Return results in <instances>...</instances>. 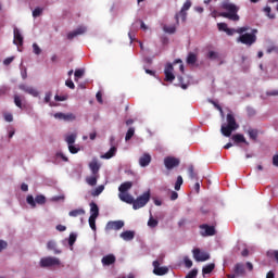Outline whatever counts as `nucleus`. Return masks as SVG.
I'll return each instance as SVG.
<instances>
[{
    "label": "nucleus",
    "mask_w": 278,
    "mask_h": 278,
    "mask_svg": "<svg viewBox=\"0 0 278 278\" xmlns=\"http://www.w3.org/2000/svg\"><path fill=\"white\" fill-rule=\"evenodd\" d=\"M267 53H278V46H270L267 48Z\"/></svg>",
    "instance_id": "52"
},
{
    "label": "nucleus",
    "mask_w": 278,
    "mask_h": 278,
    "mask_svg": "<svg viewBox=\"0 0 278 278\" xmlns=\"http://www.w3.org/2000/svg\"><path fill=\"white\" fill-rule=\"evenodd\" d=\"M186 268H192V261L188 256L184 258Z\"/></svg>",
    "instance_id": "54"
},
{
    "label": "nucleus",
    "mask_w": 278,
    "mask_h": 278,
    "mask_svg": "<svg viewBox=\"0 0 278 278\" xmlns=\"http://www.w3.org/2000/svg\"><path fill=\"white\" fill-rule=\"evenodd\" d=\"M181 164V161L175 156H166L164 159V166L167 170H173V168H177Z\"/></svg>",
    "instance_id": "9"
},
{
    "label": "nucleus",
    "mask_w": 278,
    "mask_h": 278,
    "mask_svg": "<svg viewBox=\"0 0 278 278\" xmlns=\"http://www.w3.org/2000/svg\"><path fill=\"white\" fill-rule=\"evenodd\" d=\"M266 255L270 260H276V263L278 264V250H269L266 252Z\"/></svg>",
    "instance_id": "34"
},
{
    "label": "nucleus",
    "mask_w": 278,
    "mask_h": 278,
    "mask_svg": "<svg viewBox=\"0 0 278 278\" xmlns=\"http://www.w3.org/2000/svg\"><path fill=\"white\" fill-rule=\"evenodd\" d=\"M20 90H23V92H26V94H31L33 97H38V90L34 89L33 87H29L27 85H20Z\"/></svg>",
    "instance_id": "19"
},
{
    "label": "nucleus",
    "mask_w": 278,
    "mask_h": 278,
    "mask_svg": "<svg viewBox=\"0 0 278 278\" xmlns=\"http://www.w3.org/2000/svg\"><path fill=\"white\" fill-rule=\"evenodd\" d=\"M200 229H204V232H201V236L206 237V236H216V228L214 226L210 225H201Z\"/></svg>",
    "instance_id": "14"
},
{
    "label": "nucleus",
    "mask_w": 278,
    "mask_h": 278,
    "mask_svg": "<svg viewBox=\"0 0 278 278\" xmlns=\"http://www.w3.org/2000/svg\"><path fill=\"white\" fill-rule=\"evenodd\" d=\"M89 168L92 175H99V170H101V163H99V159L93 157L92 161L89 163Z\"/></svg>",
    "instance_id": "13"
},
{
    "label": "nucleus",
    "mask_w": 278,
    "mask_h": 278,
    "mask_svg": "<svg viewBox=\"0 0 278 278\" xmlns=\"http://www.w3.org/2000/svg\"><path fill=\"white\" fill-rule=\"evenodd\" d=\"M237 42L245 45L247 47H252L257 42V29L253 28L251 33H242L237 39Z\"/></svg>",
    "instance_id": "3"
},
{
    "label": "nucleus",
    "mask_w": 278,
    "mask_h": 278,
    "mask_svg": "<svg viewBox=\"0 0 278 278\" xmlns=\"http://www.w3.org/2000/svg\"><path fill=\"white\" fill-rule=\"evenodd\" d=\"M197 275H199V270L192 269V270L186 276V278H195Z\"/></svg>",
    "instance_id": "51"
},
{
    "label": "nucleus",
    "mask_w": 278,
    "mask_h": 278,
    "mask_svg": "<svg viewBox=\"0 0 278 278\" xmlns=\"http://www.w3.org/2000/svg\"><path fill=\"white\" fill-rule=\"evenodd\" d=\"M4 249H8V242L0 240V253L4 251Z\"/></svg>",
    "instance_id": "59"
},
{
    "label": "nucleus",
    "mask_w": 278,
    "mask_h": 278,
    "mask_svg": "<svg viewBox=\"0 0 278 278\" xmlns=\"http://www.w3.org/2000/svg\"><path fill=\"white\" fill-rule=\"evenodd\" d=\"M86 214V211L84 208H76L68 213V216H72V218H77V216H84Z\"/></svg>",
    "instance_id": "28"
},
{
    "label": "nucleus",
    "mask_w": 278,
    "mask_h": 278,
    "mask_svg": "<svg viewBox=\"0 0 278 278\" xmlns=\"http://www.w3.org/2000/svg\"><path fill=\"white\" fill-rule=\"evenodd\" d=\"M182 185H184V178L181 176H178L175 182V190H181Z\"/></svg>",
    "instance_id": "43"
},
{
    "label": "nucleus",
    "mask_w": 278,
    "mask_h": 278,
    "mask_svg": "<svg viewBox=\"0 0 278 278\" xmlns=\"http://www.w3.org/2000/svg\"><path fill=\"white\" fill-rule=\"evenodd\" d=\"M195 262H207L210 260V254L207 252H201L199 248L192 251Z\"/></svg>",
    "instance_id": "10"
},
{
    "label": "nucleus",
    "mask_w": 278,
    "mask_h": 278,
    "mask_svg": "<svg viewBox=\"0 0 278 278\" xmlns=\"http://www.w3.org/2000/svg\"><path fill=\"white\" fill-rule=\"evenodd\" d=\"M248 136H250V139L253 140L254 142L257 141V136H260V132L257 131V129L254 128H250L248 130Z\"/></svg>",
    "instance_id": "31"
},
{
    "label": "nucleus",
    "mask_w": 278,
    "mask_h": 278,
    "mask_svg": "<svg viewBox=\"0 0 278 278\" xmlns=\"http://www.w3.org/2000/svg\"><path fill=\"white\" fill-rule=\"evenodd\" d=\"M54 118H59V121H75V114L73 113H55Z\"/></svg>",
    "instance_id": "21"
},
{
    "label": "nucleus",
    "mask_w": 278,
    "mask_h": 278,
    "mask_svg": "<svg viewBox=\"0 0 278 278\" xmlns=\"http://www.w3.org/2000/svg\"><path fill=\"white\" fill-rule=\"evenodd\" d=\"M96 98L98 103H103V94L101 93V91L97 92Z\"/></svg>",
    "instance_id": "58"
},
{
    "label": "nucleus",
    "mask_w": 278,
    "mask_h": 278,
    "mask_svg": "<svg viewBox=\"0 0 278 278\" xmlns=\"http://www.w3.org/2000/svg\"><path fill=\"white\" fill-rule=\"evenodd\" d=\"M174 67L173 64L168 63L165 67V81H175V74H173Z\"/></svg>",
    "instance_id": "12"
},
{
    "label": "nucleus",
    "mask_w": 278,
    "mask_h": 278,
    "mask_svg": "<svg viewBox=\"0 0 278 278\" xmlns=\"http://www.w3.org/2000/svg\"><path fill=\"white\" fill-rule=\"evenodd\" d=\"M267 97H278V90H271L266 92Z\"/></svg>",
    "instance_id": "60"
},
{
    "label": "nucleus",
    "mask_w": 278,
    "mask_h": 278,
    "mask_svg": "<svg viewBox=\"0 0 278 278\" xmlns=\"http://www.w3.org/2000/svg\"><path fill=\"white\" fill-rule=\"evenodd\" d=\"M134 134H136V128L130 127V128L127 130L126 136H125L126 142L129 141L130 138H134Z\"/></svg>",
    "instance_id": "41"
},
{
    "label": "nucleus",
    "mask_w": 278,
    "mask_h": 278,
    "mask_svg": "<svg viewBox=\"0 0 278 278\" xmlns=\"http://www.w3.org/2000/svg\"><path fill=\"white\" fill-rule=\"evenodd\" d=\"M222 8L223 10H226V12L219 14L223 16V18H228L229 21H240V15H238L240 8H238V5L231 2H223Z\"/></svg>",
    "instance_id": "2"
},
{
    "label": "nucleus",
    "mask_w": 278,
    "mask_h": 278,
    "mask_svg": "<svg viewBox=\"0 0 278 278\" xmlns=\"http://www.w3.org/2000/svg\"><path fill=\"white\" fill-rule=\"evenodd\" d=\"M149 201H151V192L147 191L142 195L138 197L136 200L134 199L132 208L140 210L141 207H144V205H147Z\"/></svg>",
    "instance_id": "4"
},
{
    "label": "nucleus",
    "mask_w": 278,
    "mask_h": 278,
    "mask_svg": "<svg viewBox=\"0 0 278 278\" xmlns=\"http://www.w3.org/2000/svg\"><path fill=\"white\" fill-rule=\"evenodd\" d=\"M26 203H28L30 207H36V203L37 205H45V203H47V198L42 194L36 195L35 199L34 195H27Z\"/></svg>",
    "instance_id": "7"
},
{
    "label": "nucleus",
    "mask_w": 278,
    "mask_h": 278,
    "mask_svg": "<svg viewBox=\"0 0 278 278\" xmlns=\"http://www.w3.org/2000/svg\"><path fill=\"white\" fill-rule=\"evenodd\" d=\"M103 190H105V186L100 185L98 188H96V189L91 192V195H92V197H99V194H101V192H103Z\"/></svg>",
    "instance_id": "40"
},
{
    "label": "nucleus",
    "mask_w": 278,
    "mask_h": 278,
    "mask_svg": "<svg viewBox=\"0 0 278 278\" xmlns=\"http://www.w3.org/2000/svg\"><path fill=\"white\" fill-rule=\"evenodd\" d=\"M249 29H251V27L242 26V27H239L237 29H235V28H227L226 33H227L228 36H233L235 34H245V31H249Z\"/></svg>",
    "instance_id": "15"
},
{
    "label": "nucleus",
    "mask_w": 278,
    "mask_h": 278,
    "mask_svg": "<svg viewBox=\"0 0 278 278\" xmlns=\"http://www.w3.org/2000/svg\"><path fill=\"white\" fill-rule=\"evenodd\" d=\"M65 86H67V88H71V90H75V83H73L71 79H67L65 81Z\"/></svg>",
    "instance_id": "55"
},
{
    "label": "nucleus",
    "mask_w": 278,
    "mask_h": 278,
    "mask_svg": "<svg viewBox=\"0 0 278 278\" xmlns=\"http://www.w3.org/2000/svg\"><path fill=\"white\" fill-rule=\"evenodd\" d=\"M12 62H14V56L7 58V59L3 61V65H4V66H10V64H12Z\"/></svg>",
    "instance_id": "56"
},
{
    "label": "nucleus",
    "mask_w": 278,
    "mask_h": 278,
    "mask_svg": "<svg viewBox=\"0 0 278 278\" xmlns=\"http://www.w3.org/2000/svg\"><path fill=\"white\" fill-rule=\"evenodd\" d=\"M42 14V9L41 8H36L34 11H33V16L34 18H38V16H40Z\"/></svg>",
    "instance_id": "48"
},
{
    "label": "nucleus",
    "mask_w": 278,
    "mask_h": 278,
    "mask_svg": "<svg viewBox=\"0 0 278 278\" xmlns=\"http://www.w3.org/2000/svg\"><path fill=\"white\" fill-rule=\"evenodd\" d=\"M89 226L92 229V231H97V217H89Z\"/></svg>",
    "instance_id": "42"
},
{
    "label": "nucleus",
    "mask_w": 278,
    "mask_h": 278,
    "mask_svg": "<svg viewBox=\"0 0 278 278\" xmlns=\"http://www.w3.org/2000/svg\"><path fill=\"white\" fill-rule=\"evenodd\" d=\"M121 238H123L126 242H129L136 238V232L131 230H126L119 235Z\"/></svg>",
    "instance_id": "22"
},
{
    "label": "nucleus",
    "mask_w": 278,
    "mask_h": 278,
    "mask_svg": "<svg viewBox=\"0 0 278 278\" xmlns=\"http://www.w3.org/2000/svg\"><path fill=\"white\" fill-rule=\"evenodd\" d=\"M248 116H255V111L252 108L247 109Z\"/></svg>",
    "instance_id": "63"
},
{
    "label": "nucleus",
    "mask_w": 278,
    "mask_h": 278,
    "mask_svg": "<svg viewBox=\"0 0 278 278\" xmlns=\"http://www.w3.org/2000/svg\"><path fill=\"white\" fill-rule=\"evenodd\" d=\"M264 12L267 13V16H268L269 18H275V15H271V14H270V12H271L270 7H265V8H264Z\"/></svg>",
    "instance_id": "57"
},
{
    "label": "nucleus",
    "mask_w": 278,
    "mask_h": 278,
    "mask_svg": "<svg viewBox=\"0 0 278 278\" xmlns=\"http://www.w3.org/2000/svg\"><path fill=\"white\" fill-rule=\"evenodd\" d=\"M14 99V104L16 105V108H20V110H23V98L18 94H15L13 97Z\"/></svg>",
    "instance_id": "35"
},
{
    "label": "nucleus",
    "mask_w": 278,
    "mask_h": 278,
    "mask_svg": "<svg viewBox=\"0 0 278 278\" xmlns=\"http://www.w3.org/2000/svg\"><path fill=\"white\" fill-rule=\"evenodd\" d=\"M187 64H197V54L190 52L187 56Z\"/></svg>",
    "instance_id": "39"
},
{
    "label": "nucleus",
    "mask_w": 278,
    "mask_h": 278,
    "mask_svg": "<svg viewBox=\"0 0 278 278\" xmlns=\"http://www.w3.org/2000/svg\"><path fill=\"white\" fill-rule=\"evenodd\" d=\"M75 242H77V235H75V233H71L70 235V239H68V244H70V247H73V244H75Z\"/></svg>",
    "instance_id": "46"
},
{
    "label": "nucleus",
    "mask_w": 278,
    "mask_h": 278,
    "mask_svg": "<svg viewBox=\"0 0 278 278\" xmlns=\"http://www.w3.org/2000/svg\"><path fill=\"white\" fill-rule=\"evenodd\" d=\"M41 268H49L50 266H60V258L48 256L40 260Z\"/></svg>",
    "instance_id": "8"
},
{
    "label": "nucleus",
    "mask_w": 278,
    "mask_h": 278,
    "mask_svg": "<svg viewBox=\"0 0 278 278\" xmlns=\"http://www.w3.org/2000/svg\"><path fill=\"white\" fill-rule=\"evenodd\" d=\"M4 121H7V123H12V121H14V116L12 115V113H5Z\"/></svg>",
    "instance_id": "50"
},
{
    "label": "nucleus",
    "mask_w": 278,
    "mask_h": 278,
    "mask_svg": "<svg viewBox=\"0 0 278 278\" xmlns=\"http://www.w3.org/2000/svg\"><path fill=\"white\" fill-rule=\"evenodd\" d=\"M273 166H276V168H278V154H275L273 156Z\"/></svg>",
    "instance_id": "61"
},
{
    "label": "nucleus",
    "mask_w": 278,
    "mask_h": 278,
    "mask_svg": "<svg viewBox=\"0 0 278 278\" xmlns=\"http://www.w3.org/2000/svg\"><path fill=\"white\" fill-rule=\"evenodd\" d=\"M13 35V45H16V47H23V35H21V30H18V28H14Z\"/></svg>",
    "instance_id": "16"
},
{
    "label": "nucleus",
    "mask_w": 278,
    "mask_h": 278,
    "mask_svg": "<svg viewBox=\"0 0 278 278\" xmlns=\"http://www.w3.org/2000/svg\"><path fill=\"white\" fill-rule=\"evenodd\" d=\"M132 186H134V182H131V181L123 182L118 187V191L121 192V194H125V193H127V190H131Z\"/></svg>",
    "instance_id": "24"
},
{
    "label": "nucleus",
    "mask_w": 278,
    "mask_h": 278,
    "mask_svg": "<svg viewBox=\"0 0 278 278\" xmlns=\"http://www.w3.org/2000/svg\"><path fill=\"white\" fill-rule=\"evenodd\" d=\"M214 268H216V265L214 263H210L202 268V273L203 275H210V273H212Z\"/></svg>",
    "instance_id": "32"
},
{
    "label": "nucleus",
    "mask_w": 278,
    "mask_h": 278,
    "mask_svg": "<svg viewBox=\"0 0 278 278\" xmlns=\"http://www.w3.org/2000/svg\"><path fill=\"white\" fill-rule=\"evenodd\" d=\"M227 124H223L220 128V134H223L226 138L231 137V134L236 131L240 127L238 125V122H236V115H233V112H229L226 116Z\"/></svg>",
    "instance_id": "1"
},
{
    "label": "nucleus",
    "mask_w": 278,
    "mask_h": 278,
    "mask_svg": "<svg viewBox=\"0 0 278 278\" xmlns=\"http://www.w3.org/2000/svg\"><path fill=\"white\" fill-rule=\"evenodd\" d=\"M235 275L243 276L244 275V265L241 263H237L235 265Z\"/></svg>",
    "instance_id": "30"
},
{
    "label": "nucleus",
    "mask_w": 278,
    "mask_h": 278,
    "mask_svg": "<svg viewBox=\"0 0 278 278\" xmlns=\"http://www.w3.org/2000/svg\"><path fill=\"white\" fill-rule=\"evenodd\" d=\"M189 177L190 179H197L198 175L197 172H194V166H189L188 168Z\"/></svg>",
    "instance_id": "44"
},
{
    "label": "nucleus",
    "mask_w": 278,
    "mask_h": 278,
    "mask_svg": "<svg viewBox=\"0 0 278 278\" xmlns=\"http://www.w3.org/2000/svg\"><path fill=\"white\" fill-rule=\"evenodd\" d=\"M116 155V147H112L106 153H104L101 157L103 160H112Z\"/></svg>",
    "instance_id": "27"
},
{
    "label": "nucleus",
    "mask_w": 278,
    "mask_h": 278,
    "mask_svg": "<svg viewBox=\"0 0 278 278\" xmlns=\"http://www.w3.org/2000/svg\"><path fill=\"white\" fill-rule=\"evenodd\" d=\"M125 227V222L123 220H115V222H109L105 226L106 231H118Z\"/></svg>",
    "instance_id": "11"
},
{
    "label": "nucleus",
    "mask_w": 278,
    "mask_h": 278,
    "mask_svg": "<svg viewBox=\"0 0 278 278\" xmlns=\"http://www.w3.org/2000/svg\"><path fill=\"white\" fill-rule=\"evenodd\" d=\"M90 206V216L99 218V205H97V203L94 202H90L89 204Z\"/></svg>",
    "instance_id": "26"
},
{
    "label": "nucleus",
    "mask_w": 278,
    "mask_h": 278,
    "mask_svg": "<svg viewBox=\"0 0 278 278\" xmlns=\"http://www.w3.org/2000/svg\"><path fill=\"white\" fill-rule=\"evenodd\" d=\"M81 34H86V27L80 26L75 30L67 34V40H73V38H77V36H81Z\"/></svg>",
    "instance_id": "17"
},
{
    "label": "nucleus",
    "mask_w": 278,
    "mask_h": 278,
    "mask_svg": "<svg viewBox=\"0 0 278 278\" xmlns=\"http://www.w3.org/2000/svg\"><path fill=\"white\" fill-rule=\"evenodd\" d=\"M159 224H160V222H157V219L153 218V216H151L148 220V227H150L151 229H155V227H157Z\"/></svg>",
    "instance_id": "38"
},
{
    "label": "nucleus",
    "mask_w": 278,
    "mask_h": 278,
    "mask_svg": "<svg viewBox=\"0 0 278 278\" xmlns=\"http://www.w3.org/2000/svg\"><path fill=\"white\" fill-rule=\"evenodd\" d=\"M139 164L142 166V168L149 166L151 164V154L143 153L142 156L139 157Z\"/></svg>",
    "instance_id": "20"
},
{
    "label": "nucleus",
    "mask_w": 278,
    "mask_h": 278,
    "mask_svg": "<svg viewBox=\"0 0 278 278\" xmlns=\"http://www.w3.org/2000/svg\"><path fill=\"white\" fill-rule=\"evenodd\" d=\"M33 51H34L35 55H40V53H42V50L40 49L38 43H33Z\"/></svg>",
    "instance_id": "47"
},
{
    "label": "nucleus",
    "mask_w": 278,
    "mask_h": 278,
    "mask_svg": "<svg viewBox=\"0 0 278 278\" xmlns=\"http://www.w3.org/2000/svg\"><path fill=\"white\" fill-rule=\"evenodd\" d=\"M54 101H66V97L65 96H55L54 97Z\"/></svg>",
    "instance_id": "62"
},
{
    "label": "nucleus",
    "mask_w": 278,
    "mask_h": 278,
    "mask_svg": "<svg viewBox=\"0 0 278 278\" xmlns=\"http://www.w3.org/2000/svg\"><path fill=\"white\" fill-rule=\"evenodd\" d=\"M98 179H99V174L97 175L92 174V176L86 178V181L88 186H96Z\"/></svg>",
    "instance_id": "33"
},
{
    "label": "nucleus",
    "mask_w": 278,
    "mask_h": 278,
    "mask_svg": "<svg viewBox=\"0 0 278 278\" xmlns=\"http://www.w3.org/2000/svg\"><path fill=\"white\" fill-rule=\"evenodd\" d=\"M101 263L103 266H112V264H116V256L114 254H109L102 257Z\"/></svg>",
    "instance_id": "18"
},
{
    "label": "nucleus",
    "mask_w": 278,
    "mask_h": 278,
    "mask_svg": "<svg viewBox=\"0 0 278 278\" xmlns=\"http://www.w3.org/2000/svg\"><path fill=\"white\" fill-rule=\"evenodd\" d=\"M163 30L165 31V34H175L177 31V27L175 25H164Z\"/></svg>",
    "instance_id": "37"
},
{
    "label": "nucleus",
    "mask_w": 278,
    "mask_h": 278,
    "mask_svg": "<svg viewBox=\"0 0 278 278\" xmlns=\"http://www.w3.org/2000/svg\"><path fill=\"white\" fill-rule=\"evenodd\" d=\"M50 101H51V92H48V93H46L45 102L50 103Z\"/></svg>",
    "instance_id": "64"
},
{
    "label": "nucleus",
    "mask_w": 278,
    "mask_h": 278,
    "mask_svg": "<svg viewBox=\"0 0 278 278\" xmlns=\"http://www.w3.org/2000/svg\"><path fill=\"white\" fill-rule=\"evenodd\" d=\"M119 199L124 203H128V205H134V195L129 193H119Z\"/></svg>",
    "instance_id": "23"
},
{
    "label": "nucleus",
    "mask_w": 278,
    "mask_h": 278,
    "mask_svg": "<svg viewBox=\"0 0 278 278\" xmlns=\"http://www.w3.org/2000/svg\"><path fill=\"white\" fill-rule=\"evenodd\" d=\"M68 151L72 154L79 153V148L72 144V146H68Z\"/></svg>",
    "instance_id": "53"
},
{
    "label": "nucleus",
    "mask_w": 278,
    "mask_h": 278,
    "mask_svg": "<svg viewBox=\"0 0 278 278\" xmlns=\"http://www.w3.org/2000/svg\"><path fill=\"white\" fill-rule=\"evenodd\" d=\"M75 140H77V135L75 134L65 137V142H67L68 147L75 144Z\"/></svg>",
    "instance_id": "36"
},
{
    "label": "nucleus",
    "mask_w": 278,
    "mask_h": 278,
    "mask_svg": "<svg viewBox=\"0 0 278 278\" xmlns=\"http://www.w3.org/2000/svg\"><path fill=\"white\" fill-rule=\"evenodd\" d=\"M164 264V258H159L156 261H153V274L157 277H164V275H168V267L162 266Z\"/></svg>",
    "instance_id": "5"
},
{
    "label": "nucleus",
    "mask_w": 278,
    "mask_h": 278,
    "mask_svg": "<svg viewBox=\"0 0 278 278\" xmlns=\"http://www.w3.org/2000/svg\"><path fill=\"white\" fill-rule=\"evenodd\" d=\"M47 249L49 251H53L55 254L62 253V251L58 250V244L55 243V241H48Z\"/></svg>",
    "instance_id": "29"
},
{
    "label": "nucleus",
    "mask_w": 278,
    "mask_h": 278,
    "mask_svg": "<svg viewBox=\"0 0 278 278\" xmlns=\"http://www.w3.org/2000/svg\"><path fill=\"white\" fill-rule=\"evenodd\" d=\"M75 81H78V79H81L84 77V70H76L74 73Z\"/></svg>",
    "instance_id": "45"
},
{
    "label": "nucleus",
    "mask_w": 278,
    "mask_h": 278,
    "mask_svg": "<svg viewBox=\"0 0 278 278\" xmlns=\"http://www.w3.org/2000/svg\"><path fill=\"white\" fill-rule=\"evenodd\" d=\"M217 27H218L219 31H227V29H228L227 23H218Z\"/></svg>",
    "instance_id": "49"
},
{
    "label": "nucleus",
    "mask_w": 278,
    "mask_h": 278,
    "mask_svg": "<svg viewBox=\"0 0 278 278\" xmlns=\"http://www.w3.org/2000/svg\"><path fill=\"white\" fill-rule=\"evenodd\" d=\"M190 8H192V2H190V0H187L184 3L180 12L176 13V15H175L176 25H179V16H180L182 22H186V17L188 16L187 12H188V10H190Z\"/></svg>",
    "instance_id": "6"
},
{
    "label": "nucleus",
    "mask_w": 278,
    "mask_h": 278,
    "mask_svg": "<svg viewBox=\"0 0 278 278\" xmlns=\"http://www.w3.org/2000/svg\"><path fill=\"white\" fill-rule=\"evenodd\" d=\"M232 140H233V142H236V144H240V142H243L244 144H247L249 147V141H247V138H244V135H242V134L233 135Z\"/></svg>",
    "instance_id": "25"
}]
</instances>
